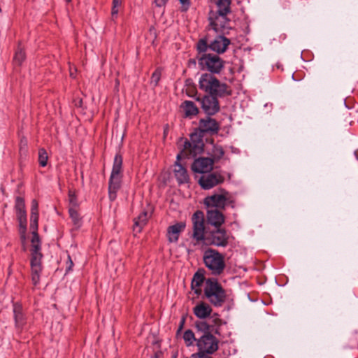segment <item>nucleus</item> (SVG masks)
I'll list each match as a JSON object with an SVG mask.
<instances>
[{"label":"nucleus","mask_w":358,"mask_h":358,"mask_svg":"<svg viewBox=\"0 0 358 358\" xmlns=\"http://www.w3.org/2000/svg\"><path fill=\"white\" fill-rule=\"evenodd\" d=\"M219 127L218 122L210 117L201 119L199 121V129L201 133H217Z\"/></svg>","instance_id":"obj_17"},{"label":"nucleus","mask_w":358,"mask_h":358,"mask_svg":"<svg viewBox=\"0 0 358 358\" xmlns=\"http://www.w3.org/2000/svg\"><path fill=\"white\" fill-rule=\"evenodd\" d=\"M15 208L16 212L25 210V203L23 198L20 196L16 198Z\"/></svg>","instance_id":"obj_37"},{"label":"nucleus","mask_w":358,"mask_h":358,"mask_svg":"<svg viewBox=\"0 0 358 358\" xmlns=\"http://www.w3.org/2000/svg\"><path fill=\"white\" fill-rule=\"evenodd\" d=\"M224 176L219 172L206 173L203 174L198 182L204 189H210L224 182Z\"/></svg>","instance_id":"obj_12"},{"label":"nucleus","mask_w":358,"mask_h":358,"mask_svg":"<svg viewBox=\"0 0 358 358\" xmlns=\"http://www.w3.org/2000/svg\"><path fill=\"white\" fill-rule=\"evenodd\" d=\"M193 312L198 318L205 319L210 315L212 308L208 303L200 302L193 308Z\"/></svg>","instance_id":"obj_20"},{"label":"nucleus","mask_w":358,"mask_h":358,"mask_svg":"<svg viewBox=\"0 0 358 358\" xmlns=\"http://www.w3.org/2000/svg\"><path fill=\"white\" fill-rule=\"evenodd\" d=\"M220 34L216 36L210 43L209 49L218 54L224 53L230 44V40Z\"/></svg>","instance_id":"obj_16"},{"label":"nucleus","mask_w":358,"mask_h":358,"mask_svg":"<svg viewBox=\"0 0 358 358\" xmlns=\"http://www.w3.org/2000/svg\"><path fill=\"white\" fill-rule=\"evenodd\" d=\"M69 216L72 220L74 228L76 229H79L82 225V218L78 213L77 208H69Z\"/></svg>","instance_id":"obj_26"},{"label":"nucleus","mask_w":358,"mask_h":358,"mask_svg":"<svg viewBox=\"0 0 358 358\" xmlns=\"http://www.w3.org/2000/svg\"><path fill=\"white\" fill-rule=\"evenodd\" d=\"M203 142L202 136L197 133L192 134L190 140L185 141L183 149L177 155V161L174 164V175L180 184L187 183L189 181V176L185 167H183L179 161L181 157H194L200 154L203 150Z\"/></svg>","instance_id":"obj_1"},{"label":"nucleus","mask_w":358,"mask_h":358,"mask_svg":"<svg viewBox=\"0 0 358 358\" xmlns=\"http://www.w3.org/2000/svg\"><path fill=\"white\" fill-rule=\"evenodd\" d=\"M205 266L213 275H220L225 268L224 257L217 250L208 248L203 256Z\"/></svg>","instance_id":"obj_6"},{"label":"nucleus","mask_w":358,"mask_h":358,"mask_svg":"<svg viewBox=\"0 0 358 358\" xmlns=\"http://www.w3.org/2000/svg\"><path fill=\"white\" fill-rule=\"evenodd\" d=\"M196 345L198 350L214 354L218 350L219 341L212 334H203L197 339Z\"/></svg>","instance_id":"obj_10"},{"label":"nucleus","mask_w":358,"mask_h":358,"mask_svg":"<svg viewBox=\"0 0 358 358\" xmlns=\"http://www.w3.org/2000/svg\"><path fill=\"white\" fill-rule=\"evenodd\" d=\"M192 238L196 243L203 241L205 238V225L203 213L200 211H196L192 218Z\"/></svg>","instance_id":"obj_11"},{"label":"nucleus","mask_w":358,"mask_h":358,"mask_svg":"<svg viewBox=\"0 0 358 358\" xmlns=\"http://www.w3.org/2000/svg\"><path fill=\"white\" fill-rule=\"evenodd\" d=\"M186 224L184 222H176L169 226L167 229V237L170 242L176 243L178 241L179 236L185 229Z\"/></svg>","instance_id":"obj_18"},{"label":"nucleus","mask_w":358,"mask_h":358,"mask_svg":"<svg viewBox=\"0 0 358 358\" xmlns=\"http://www.w3.org/2000/svg\"><path fill=\"white\" fill-rule=\"evenodd\" d=\"M122 3V0H113V6H114V7L120 6Z\"/></svg>","instance_id":"obj_45"},{"label":"nucleus","mask_w":358,"mask_h":358,"mask_svg":"<svg viewBox=\"0 0 358 358\" xmlns=\"http://www.w3.org/2000/svg\"><path fill=\"white\" fill-rule=\"evenodd\" d=\"M224 152L222 146L218 145H213L210 150V157L213 160V163L220 160L224 155Z\"/></svg>","instance_id":"obj_27"},{"label":"nucleus","mask_w":358,"mask_h":358,"mask_svg":"<svg viewBox=\"0 0 358 358\" xmlns=\"http://www.w3.org/2000/svg\"><path fill=\"white\" fill-rule=\"evenodd\" d=\"M182 338L187 347L192 346L197 339L195 338L194 332L191 329L185 331Z\"/></svg>","instance_id":"obj_28"},{"label":"nucleus","mask_w":358,"mask_h":358,"mask_svg":"<svg viewBox=\"0 0 358 358\" xmlns=\"http://www.w3.org/2000/svg\"><path fill=\"white\" fill-rule=\"evenodd\" d=\"M17 220H26L27 213L26 210L16 212Z\"/></svg>","instance_id":"obj_41"},{"label":"nucleus","mask_w":358,"mask_h":358,"mask_svg":"<svg viewBox=\"0 0 358 358\" xmlns=\"http://www.w3.org/2000/svg\"><path fill=\"white\" fill-rule=\"evenodd\" d=\"M217 96L209 94L204 96L202 99H197V101L201 102L203 110L208 115H213L220 110Z\"/></svg>","instance_id":"obj_14"},{"label":"nucleus","mask_w":358,"mask_h":358,"mask_svg":"<svg viewBox=\"0 0 358 358\" xmlns=\"http://www.w3.org/2000/svg\"><path fill=\"white\" fill-rule=\"evenodd\" d=\"M199 88L210 95L223 97L230 95V87L225 83H221L212 73H203L199 80Z\"/></svg>","instance_id":"obj_3"},{"label":"nucleus","mask_w":358,"mask_h":358,"mask_svg":"<svg viewBox=\"0 0 358 358\" xmlns=\"http://www.w3.org/2000/svg\"><path fill=\"white\" fill-rule=\"evenodd\" d=\"M71 0H66L67 2H70Z\"/></svg>","instance_id":"obj_50"},{"label":"nucleus","mask_w":358,"mask_h":358,"mask_svg":"<svg viewBox=\"0 0 358 358\" xmlns=\"http://www.w3.org/2000/svg\"><path fill=\"white\" fill-rule=\"evenodd\" d=\"M169 0H155V3L157 6L162 7L164 6Z\"/></svg>","instance_id":"obj_43"},{"label":"nucleus","mask_w":358,"mask_h":358,"mask_svg":"<svg viewBox=\"0 0 358 358\" xmlns=\"http://www.w3.org/2000/svg\"><path fill=\"white\" fill-rule=\"evenodd\" d=\"M197 59L200 69L212 73H219L224 67V62L215 55L203 54L197 56Z\"/></svg>","instance_id":"obj_9"},{"label":"nucleus","mask_w":358,"mask_h":358,"mask_svg":"<svg viewBox=\"0 0 358 358\" xmlns=\"http://www.w3.org/2000/svg\"><path fill=\"white\" fill-rule=\"evenodd\" d=\"M204 295L215 307L222 306L227 298L226 290L215 278H208L205 280Z\"/></svg>","instance_id":"obj_4"},{"label":"nucleus","mask_w":358,"mask_h":358,"mask_svg":"<svg viewBox=\"0 0 358 358\" xmlns=\"http://www.w3.org/2000/svg\"><path fill=\"white\" fill-rule=\"evenodd\" d=\"M208 48L209 43L206 38L199 40L196 44V49L199 52V54H201V55L203 54H206V52Z\"/></svg>","instance_id":"obj_32"},{"label":"nucleus","mask_w":358,"mask_h":358,"mask_svg":"<svg viewBox=\"0 0 358 358\" xmlns=\"http://www.w3.org/2000/svg\"><path fill=\"white\" fill-rule=\"evenodd\" d=\"M150 216L146 211L142 212L134 219V230L140 232L143 227L146 224Z\"/></svg>","instance_id":"obj_24"},{"label":"nucleus","mask_w":358,"mask_h":358,"mask_svg":"<svg viewBox=\"0 0 358 358\" xmlns=\"http://www.w3.org/2000/svg\"><path fill=\"white\" fill-rule=\"evenodd\" d=\"M172 358H176V355H174V356H173V357H172Z\"/></svg>","instance_id":"obj_49"},{"label":"nucleus","mask_w":358,"mask_h":358,"mask_svg":"<svg viewBox=\"0 0 358 358\" xmlns=\"http://www.w3.org/2000/svg\"><path fill=\"white\" fill-rule=\"evenodd\" d=\"M122 157L116 154L114 157L112 171L108 182V196L110 201L117 198V193L121 187L122 179Z\"/></svg>","instance_id":"obj_5"},{"label":"nucleus","mask_w":358,"mask_h":358,"mask_svg":"<svg viewBox=\"0 0 358 358\" xmlns=\"http://www.w3.org/2000/svg\"><path fill=\"white\" fill-rule=\"evenodd\" d=\"M181 107L182 108L186 117H192L199 113V109L192 101H185Z\"/></svg>","instance_id":"obj_23"},{"label":"nucleus","mask_w":358,"mask_h":358,"mask_svg":"<svg viewBox=\"0 0 358 358\" xmlns=\"http://www.w3.org/2000/svg\"><path fill=\"white\" fill-rule=\"evenodd\" d=\"M116 84H117V85H119V81L118 80H116Z\"/></svg>","instance_id":"obj_48"},{"label":"nucleus","mask_w":358,"mask_h":358,"mask_svg":"<svg viewBox=\"0 0 358 358\" xmlns=\"http://www.w3.org/2000/svg\"><path fill=\"white\" fill-rule=\"evenodd\" d=\"M204 280L205 278L202 273L199 272L194 273L192 280L191 287L195 294H200L201 293V286L203 283Z\"/></svg>","instance_id":"obj_22"},{"label":"nucleus","mask_w":358,"mask_h":358,"mask_svg":"<svg viewBox=\"0 0 358 358\" xmlns=\"http://www.w3.org/2000/svg\"><path fill=\"white\" fill-rule=\"evenodd\" d=\"M31 215H38V203L36 199L31 201Z\"/></svg>","instance_id":"obj_39"},{"label":"nucleus","mask_w":358,"mask_h":358,"mask_svg":"<svg viewBox=\"0 0 358 358\" xmlns=\"http://www.w3.org/2000/svg\"><path fill=\"white\" fill-rule=\"evenodd\" d=\"M204 204L208 209H224L227 206L234 207V198L224 189H220L218 192L208 196L204 199Z\"/></svg>","instance_id":"obj_7"},{"label":"nucleus","mask_w":358,"mask_h":358,"mask_svg":"<svg viewBox=\"0 0 358 358\" xmlns=\"http://www.w3.org/2000/svg\"><path fill=\"white\" fill-rule=\"evenodd\" d=\"M229 234L224 229L217 228L210 233V243L217 247H227L229 243Z\"/></svg>","instance_id":"obj_13"},{"label":"nucleus","mask_w":358,"mask_h":358,"mask_svg":"<svg viewBox=\"0 0 358 358\" xmlns=\"http://www.w3.org/2000/svg\"><path fill=\"white\" fill-rule=\"evenodd\" d=\"M73 266V261L69 255H68V261L66 262V271H70Z\"/></svg>","instance_id":"obj_42"},{"label":"nucleus","mask_w":358,"mask_h":358,"mask_svg":"<svg viewBox=\"0 0 358 358\" xmlns=\"http://www.w3.org/2000/svg\"><path fill=\"white\" fill-rule=\"evenodd\" d=\"M195 326L199 331L203 334H211L210 331H213L212 325L205 321L196 322Z\"/></svg>","instance_id":"obj_30"},{"label":"nucleus","mask_w":358,"mask_h":358,"mask_svg":"<svg viewBox=\"0 0 358 358\" xmlns=\"http://www.w3.org/2000/svg\"><path fill=\"white\" fill-rule=\"evenodd\" d=\"M210 355L211 354L198 350V352L192 354L189 358H212Z\"/></svg>","instance_id":"obj_38"},{"label":"nucleus","mask_w":358,"mask_h":358,"mask_svg":"<svg viewBox=\"0 0 358 358\" xmlns=\"http://www.w3.org/2000/svg\"><path fill=\"white\" fill-rule=\"evenodd\" d=\"M184 323H185V319L182 318L181 322H180V324L179 328H178V332H179L182 329Z\"/></svg>","instance_id":"obj_47"},{"label":"nucleus","mask_w":358,"mask_h":358,"mask_svg":"<svg viewBox=\"0 0 358 358\" xmlns=\"http://www.w3.org/2000/svg\"><path fill=\"white\" fill-rule=\"evenodd\" d=\"M356 358H358V357H356Z\"/></svg>","instance_id":"obj_51"},{"label":"nucleus","mask_w":358,"mask_h":358,"mask_svg":"<svg viewBox=\"0 0 358 358\" xmlns=\"http://www.w3.org/2000/svg\"><path fill=\"white\" fill-rule=\"evenodd\" d=\"M348 348H355L358 347V334H352L348 337Z\"/></svg>","instance_id":"obj_36"},{"label":"nucleus","mask_w":358,"mask_h":358,"mask_svg":"<svg viewBox=\"0 0 358 358\" xmlns=\"http://www.w3.org/2000/svg\"><path fill=\"white\" fill-rule=\"evenodd\" d=\"M227 15L211 10L208 15L210 27L217 34H228L231 27Z\"/></svg>","instance_id":"obj_8"},{"label":"nucleus","mask_w":358,"mask_h":358,"mask_svg":"<svg viewBox=\"0 0 358 358\" xmlns=\"http://www.w3.org/2000/svg\"><path fill=\"white\" fill-rule=\"evenodd\" d=\"M179 1L181 3V10L187 11L189 8L190 1L189 0H179Z\"/></svg>","instance_id":"obj_40"},{"label":"nucleus","mask_w":358,"mask_h":358,"mask_svg":"<svg viewBox=\"0 0 358 358\" xmlns=\"http://www.w3.org/2000/svg\"><path fill=\"white\" fill-rule=\"evenodd\" d=\"M217 10L215 12L229 15L231 13V0H214Z\"/></svg>","instance_id":"obj_25"},{"label":"nucleus","mask_w":358,"mask_h":358,"mask_svg":"<svg viewBox=\"0 0 358 358\" xmlns=\"http://www.w3.org/2000/svg\"><path fill=\"white\" fill-rule=\"evenodd\" d=\"M14 319L15 327L22 328L25 324V317L22 313V308L20 305L14 304L13 306Z\"/></svg>","instance_id":"obj_21"},{"label":"nucleus","mask_w":358,"mask_h":358,"mask_svg":"<svg viewBox=\"0 0 358 358\" xmlns=\"http://www.w3.org/2000/svg\"><path fill=\"white\" fill-rule=\"evenodd\" d=\"M207 220L210 224L220 228L224 222V217L217 209H208Z\"/></svg>","instance_id":"obj_19"},{"label":"nucleus","mask_w":358,"mask_h":358,"mask_svg":"<svg viewBox=\"0 0 358 358\" xmlns=\"http://www.w3.org/2000/svg\"><path fill=\"white\" fill-rule=\"evenodd\" d=\"M211 321L212 322H214L217 325H220L221 323V320L219 318L213 319Z\"/></svg>","instance_id":"obj_46"},{"label":"nucleus","mask_w":358,"mask_h":358,"mask_svg":"<svg viewBox=\"0 0 358 358\" xmlns=\"http://www.w3.org/2000/svg\"><path fill=\"white\" fill-rule=\"evenodd\" d=\"M69 201L70 205L69 208H77L78 203L75 192L73 190L69 191Z\"/></svg>","instance_id":"obj_34"},{"label":"nucleus","mask_w":358,"mask_h":358,"mask_svg":"<svg viewBox=\"0 0 358 358\" xmlns=\"http://www.w3.org/2000/svg\"><path fill=\"white\" fill-rule=\"evenodd\" d=\"M160 78H161V71L159 69H156L152 76H151V79H150V84L151 85H152L153 87H156L159 80H160Z\"/></svg>","instance_id":"obj_35"},{"label":"nucleus","mask_w":358,"mask_h":358,"mask_svg":"<svg viewBox=\"0 0 358 358\" xmlns=\"http://www.w3.org/2000/svg\"><path fill=\"white\" fill-rule=\"evenodd\" d=\"M213 160L208 157H200L194 160L192 165L193 171L200 173H206L213 169Z\"/></svg>","instance_id":"obj_15"},{"label":"nucleus","mask_w":358,"mask_h":358,"mask_svg":"<svg viewBox=\"0 0 358 358\" xmlns=\"http://www.w3.org/2000/svg\"><path fill=\"white\" fill-rule=\"evenodd\" d=\"M38 215H30V229L32 230L31 248V280L34 285L38 284L42 271L41 260L43 255L41 252V241L37 233Z\"/></svg>","instance_id":"obj_2"},{"label":"nucleus","mask_w":358,"mask_h":358,"mask_svg":"<svg viewBox=\"0 0 358 358\" xmlns=\"http://www.w3.org/2000/svg\"><path fill=\"white\" fill-rule=\"evenodd\" d=\"M24 59L25 52L21 47H18L13 57V63L15 66H20Z\"/></svg>","instance_id":"obj_29"},{"label":"nucleus","mask_w":358,"mask_h":358,"mask_svg":"<svg viewBox=\"0 0 358 358\" xmlns=\"http://www.w3.org/2000/svg\"><path fill=\"white\" fill-rule=\"evenodd\" d=\"M48 156L46 150L44 148L38 150V163L41 166H45L48 163Z\"/></svg>","instance_id":"obj_33"},{"label":"nucleus","mask_w":358,"mask_h":358,"mask_svg":"<svg viewBox=\"0 0 358 358\" xmlns=\"http://www.w3.org/2000/svg\"><path fill=\"white\" fill-rule=\"evenodd\" d=\"M118 13V6H115L114 7V6H113L112 7V10H111V15L113 17L114 16H116Z\"/></svg>","instance_id":"obj_44"},{"label":"nucleus","mask_w":358,"mask_h":358,"mask_svg":"<svg viewBox=\"0 0 358 358\" xmlns=\"http://www.w3.org/2000/svg\"><path fill=\"white\" fill-rule=\"evenodd\" d=\"M19 222V233L20 235V239L22 244L26 242V232H27V219L26 220H18Z\"/></svg>","instance_id":"obj_31"}]
</instances>
